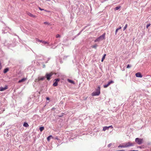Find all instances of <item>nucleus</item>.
<instances>
[{"instance_id":"nucleus-1","label":"nucleus","mask_w":151,"mask_h":151,"mask_svg":"<svg viewBox=\"0 0 151 151\" xmlns=\"http://www.w3.org/2000/svg\"><path fill=\"white\" fill-rule=\"evenodd\" d=\"M100 87L99 86L96 89V91L93 92L92 93V96H96L99 95L100 93Z\"/></svg>"},{"instance_id":"nucleus-2","label":"nucleus","mask_w":151,"mask_h":151,"mask_svg":"<svg viewBox=\"0 0 151 151\" xmlns=\"http://www.w3.org/2000/svg\"><path fill=\"white\" fill-rule=\"evenodd\" d=\"M124 144L125 148L133 146L134 145V143L129 142H126Z\"/></svg>"},{"instance_id":"nucleus-3","label":"nucleus","mask_w":151,"mask_h":151,"mask_svg":"<svg viewBox=\"0 0 151 151\" xmlns=\"http://www.w3.org/2000/svg\"><path fill=\"white\" fill-rule=\"evenodd\" d=\"M135 141L137 144L140 145L143 142V139L137 138L135 139Z\"/></svg>"},{"instance_id":"nucleus-4","label":"nucleus","mask_w":151,"mask_h":151,"mask_svg":"<svg viewBox=\"0 0 151 151\" xmlns=\"http://www.w3.org/2000/svg\"><path fill=\"white\" fill-rule=\"evenodd\" d=\"M52 76V74L51 73L48 74L47 73L45 76V78H46L48 81H49L50 78V77Z\"/></svg>"},{"instance_id":"nucleus-5","label":"nucleus","mask_w":151,"mask_h":151,"mask_svg":"<svg viewBox=\"0 0 151 151\" xmlns=\"http://www.w3.org/2000/svg\"><path fill=\"white\" fill-rule=\"evenodd\" d=\"M60 80V79L57 78L54 80L55 81L53 83V86H57L58 84V82H59Z\"/></svg>"},{"instance_id":"nucleus-6","label":"nucleus","mask_w":151,"mask_h":151,"mask_svg":"<svg viewBox=\"0 0 151 151\" xmlns=\"http://www.w3.org/2000/svg\"><path fill=\"white\" fill-rule=\"evenodd\" d=\"M105 34L104 33L102 34L99 37L100 40H102L104 39L105 37Z\"/></svg>"},{"instance_id":"nucleus-7","label":"nucleus","mask_w":151,"mask_h":151,"mask_svg":"<svg viewBox=\"0 0 151 151\" xmlns=\"http://www.w3.org/2000/svg\"><path fill=\"white\" fill-rule=\"evenodd\" d=\"M136 76L138 78H142V75L140 73H137L135 74Z\"/></svg>"},{"instance_id":"nucleus-8","label":"nucleus","mask_w":151,"mask_h":151,"mask_svg":"<svg viewBox=\"0 0 151 151\" xmlns=\"http://www.w3.org/2000/svg\"><path fill=\"white\" fill-rule=\"evenodd\" d=\"M27 14L28 15H29V16L35 18L36 17V16L35 15H34L32 14L31 13L29 12H27Z\"/></svg>"},{"instance_id":"nucleus-9","label":"nucleus","mask_w":151,"mask_h":151,"mask_svg":"<svg viewBox=\"0 0 151 151\" xmlns=\"http://www.w3.org/2000/svg\"><path fill=\"white\" fill-rule=\"evenodd\" d=\"M45 78V76L39 77L38 78V81H40V80L43 81Z\"/></svg>"},{"instance_id":"nucleus-10","label":"nucleus","mask_w":151,"mask_h":151,"mask_svg":"<svg viewBox=\"0 0 151 151\" xmlns=\"http://www.w3.org/2000/svg\"><path fill=\"white\" fill-rule=\"evenodd\" d=\"M7 87L6 86H5L4 87H0V91H3L7 89Z\"/></svg>"},{"instance_id":"nucleus-11","label":"nucleus","mask_w":151,"mask_h":151,"mask_svg":"<svg viewBox=\"0 0 151 151\" xmlns=\"http://www.w3.org/2000/svg\"><path fill=\"white\" fill-rule=\"evenodd\" d=\"M67 81L69 82L70 83H71L74 84H75L74 82L71 80L68 79Z\"/></svg>"},{"instance_id":"nucleus-12","label":"nucleus","mask_w":151,"mask_h":151,"mask_svg":"<svg viewBox=\"0 0 151 151\" xmlns=\"http://www.w3.org/2000/svg\"><path fill=\"white\" fill-rule=\"evenodd\" d=\"M23 125L24 127H27L29 126V125L26 122H24Z\"/></svg>"},{"instance_id":"nucleus-13","label":"nucleus","mask_w":151,"mask_h":151,"mask_svg":"<svg viewBox=\"0 0 151 151\" xmlns=\"http://www.w3.org/2000/svg\"><path fill=\"white\" fill-rule=\"evenodd\" d=\"M42 43L43 44H47L49 46L51 45V44H49V43L47 41H42Z\"/></svg>"},{"instance_id":"nucleus-14","label":"nucleus","mask_w":151,"mask_h":151,"mask_svg":"<svg viewBox=\"0 0 151 151\" xmlns=\"http://www.w3.org/2000/svg\"><path fill=\"white\" fill-rule=\"evenodd\" d=\"M109 129V127H108L105 126V127H103V131H105L106 130L108 129Z\"/></svg>"},{"instance_id":"nucleus-15","label":"nucleus","mask_w":151,"mask_h":151,"mask_svg":"<svg viewBox=\"0 0 151 151\" xmlns=\"http://www.w3.org/2000/svg\"><path fill=\"white\" fill-rule=\"evenodd\" d=\"M8 70H9V68H5L3 72L4 73H6V72H7Z\"/></svg>"},{"instance_id":"nucleus-16","label":"nucleus","mask_w":151,"mask_h":151,"mask_svg":"<svg viewBox=\"0 0 151 151\" xmlns=\"http://www.w3.org/2000/svg\"><path fill=\"white\" fill-rule=\"evenodd\" d=\"M118 148L121 147V148H125V146H124V144L123 145H119L118 147Z\"/></svg>"},{"instance_id":"nucleus-17","label":"nucleus","mask_w":151,"mask_h":151,"mask_svg":"<svg viewBox=\"0 0 151 151\" xmlns=\"http://www.w3.org/2000/svg\"><path fill=\"white\" fill-rule=\"evenodd\" d=\"M106 54H104L103 56V57L101 59V61L102 62H103V61H104V59H105V57L106 56Z\"/></svg>"},{"instance_id":"nucleus-18","label":"nucleus","mask_w":151,"mask_h":151,"mask_svg":"<svg viewBox=\"0 0 151 151\" xmlns=\"http://www.w3.org/2000/svg\"><path fill=\"white\" fill-rule=\"evenodd\" d=\"M121 27H119V28H117L116 30V31H115V35H116V33L118 31V30L119 29H121Z\"/></svg>"},{"instance_id":"nucleus-19","label":"nucleus","mask_w":151,"mask_h":151,"mask_svg":"<svg viewBox=\"0 0 151 151\" xmlns=\"http://www.w3.org/2000/svg\"><path fill=\"white\" fill-rule=\"evenodd\" d=\"M25 80V78H22L21 80L19 81V82L21 83V82H23V81H24Z\"/></svg>"},{"instance_id":"nucleus-20","label":"nucleus","mask_w":151,"mask_h":151,"mask_svg":"<svg viewBox=\"0 0 151 151\" xmlns=\"http://www.w3.org/2000/svg\"><path fill=\"white\" fill-rule=\"evenodd\" d=\"M44 129V127H40L39 128V129L41 132H42Z\"/></svg>"},{"instance_id":"nucleus-21","label":"nucleus","mask_w":151,"mask_h":151,"mask_svg":"<svg viewBox=\"0 0 151 151\" xmlns=\"http://www.w3.org/2000/svg\"><path fill=\"white\" fill-rule=\"evenodd\" d=\"M121 7L120 6H117L114 8V10L116 11L119 9Z\"/></svg>"},{"instance_id":"nucleus-22","label":"nucleus","mask_w":151,"mask_h":151,"mask_svg":"<svg viewBox=\"0 0 151 151\" xmlns=\"http://www.w3.org/2000/svg\"><path fill=\"white\" fill-rule=\"evenodd\" d=\"M52 137V135H50V136H49L48 137H47V141H49L50 140V138Z\"/></svg>"},{"instance_id":"nucleus-23","label":"nucleus","mask_w":151,"mask_h":151,"mask_svg":"<svg viewBox=\"0 0 151 151\" xmlns=\"http://www.w3.org/2000/svg\"><path fill=\"white\" fill-rule=\"evenodd\" d=\"M36 41H38V42H42V40H40L37 38H36Z\"/></svg>"},{"instance_id":"nucleus-24","label":"nucleus","mask_w":151,"mask_h":151,"mask_svg":"<svg viewBox=\"0 0 151 151\" xmlns=\"http://www.w3.org/2000/svg\"><path fill=\"white\" fill-rule=\"evenodd\" d=\"M127 27V24H126L125 26L123 28V30L124 31Z\"/></svg>"},{"instance_id":"nucleus-25","label":"nucleus","mask_w":151,"mask_h":151,"mask_svg":"<svg viewBox=\"0 0 151 151\" xmlns=\"http://www.w3.org/2000/svg\"><path fill=\"white\" fill-rule=\"evenodd\" d=\"M114 83V81H111L109 82H108V84L109 85L111 83Z\"/></svg>"},{"instance_id":"nucleus-26","label":"nucleus","mask_w":151,"mask_h":151,"mask_svg":"<svg viewBox=\"0 0 151 151\" xmlns=\"http://www.w3.org/2000/svg\"><path fill=\"white\" fill-rule=\"evenodd\" d=\"M109 85L108 83L107 84L104 85V88H106Z\"/></svg>"},{"instance_id":"nucleus-27","label":"nucleus","mask_w":151,"mask_h":151,"mask_svg":"<svg viewBox=\"0 0 151 151\" xmlns=\"http://www.w3.org/2000/svg\"><path fill=\"white\" fill-rule=\"evenodd\" d=\"M100 41V39L99 38V37L97 38L95 40V42H96L98 41Z\"/></svg>"},{"instance_id":"nucleus-28","label":"nucleus","mask_w":151,"mask_h":151,"mask_svg":"<svg viewBox=\"0 0 151 151\" xmlns=\"http://www.w3.org/2000/svg\"><path fill=\"white\" fill-rule=\"evenodd\" d=\"M97 46L96 45H94L92 46V47L93 48H94L95 49H96V47Z\"/></svg>"},{"instance_id":"nucleus-29","label":"nucleus","mask_w":151,"mask_h":151,"mask_svg":"<svg viewBox=\"0 0 151 151\" xmlns=\"http://www.w3.org/2000/svg\"><path fill=\"white\" fill-rule=\"evenodd\" d=\"M64 114L63 113H62L61 114L59 115L58 116L60 117H62L63 116Z\"/></svg>"},{"instance_id":"nucleus-30","label":"nucleus","mask_w":151,"mask_h":151,"mask_svg":"<svg viewBox=\"0 0 151 151\" xmlns=\"http://www.w3.org/2000/svg\"><path fill=\"white\" fill-rule=\"evenodd\" d=\"M56 37L57 38L60 37V36L59 34H57L56 36Z\"/></svg>"},{"instance_id":"nucleus-31","label":"nucleus","mask_w":151,"mask_h":151,"mask_svg":"<svg viewBox=\"0 0 151 151\" xmlns=\"http://www.w3.org/2000/svg\"><path fill=\"white\" fill-rule=\"evenodd\" d=\"M131 67V65L129 64H128L127 65V68H129Z\"/></svg>"},{"instance_id":"nucleus-32","label":"nucleus","mask_w":151,"mask_h":151,"mask_svg":"<svg viewBox=\"0 0 151 151\" xmlns=\"http://www.w3.org/2000/svg\"><path fill=\"white\" fill-rule=\"evenodd\" d=\"M150 24H148L147 25V26H146V28H147L148 27L150 26Z\"/></svg>"},{"instance_id":"nucleus-33","label":"nucleus","mask_w":151,"mask_h":151,"mask_svg":"<svg viewBox=\"0 0 151 151\" xmlns=\"http://www.w3.org/2000/svg\"><path fill=\"white\" fill-rule=\"evenodd\" d=\"M44 24H48V25H49L50 24L48 22H44Z\"/></svg>"},{"instance_id":"nucleus-34","label":"nucleus","mask_w":151,"mask_h":151,"mask_svg":"<svg viewBox=\"0 0 151 151\" xmlns=\"http://www.w3.org/2000/svg\"><path fill=\"white\" fill-rule=\"evenodd\" d=\"M111 143L109 144L108 145V147H110L111 146Z\"/></svg>"},{"instance_id":"nucleus-35","label":"nucleus","mask_w":151,"mask_h":151,"mask_svg":"<svg viewBox=\"0 0 151 151\" xmlns=\"http://www.w3.org/2000/svg\"><path fill=\"white\" fill-rule=\"evenodd\" d=\"M39 9L41 10V11H43V10H44V9H41V8H40V7H39Z\"/></svg>"},{"instance_id":"nucleus-36","label":"nucleus","mask_w":151,"mask_h":151,"mask_svg":"<svg viewBox=\"0 0 151 151\" xmlns=\"http://www.w3.org/2000/svg\"><path fill=\"white\" fill-rule=\"evenodd\" d=\"M5 124V122H3L2 124H1V126H2L4 125Z\"/></svg>"},{"instance_id":"nucleus-37","label":"nucleus","mask_w":151,"mask_h":151,"mask_svg":"<svg viewBox=\"0 0 151 151\" xmlns=\"http://www.w3.org/2000/svg\"><path fill=\"white\" fill-rule=\"evenodd\" d=\"M2 66H1V62L0 61V70L2 68Z\"/></svg>"},{"instance_id":"nucleus-38","label":"nucleus","mask_w":151,"mask_h":151,"mask_svg":"<svg viewBox=\"0 0 151 151\" xmlns=\"http://www.w3.org/2000/svg\"><path fill=\"white\" fill-rule=\"evenodd\" d=\"M81 32H80L77 35H76V36H78V35H80V34H81Z\"/></svg>"},{"instance_id":"nucleus-39","label":"nucleus","mask_w":151,"mask_h":151,"mask_svg":"<svg viewBox=\"0 0 151 151\" xmlns=\"http://www.w3.org/2000/svg\"><path fill=\"white\" fill-rule=\"evenodd\" d=\"M39 81H38V79H35V82H38Z\"/></svg>"},{"instance_id":"nucleus-40","label":"nucleus","mask_w":151,"mask_h":151,"mask_svg":"<svg viewBox=\"0 0 151 151\" xmlns=\"http://www.w3.org/2000/svg\"><path fill=\"white\" fill-rule=\"evenodd\" d=\"M46 99L47 100H50V98L48 97H47L46 98Z\"/></svg>"},{"instance_id":"nucleus-41","label":"nucleus","mask_w":151,"mask_h":151,"mask_svg":"<svg viewBox=\"0 0 151 151\" xmlns=\"http://www.w3.org/2000/svg\"><path fill=\"white\" fill-rule=\"evenodd\" d=\"M108 127H109V128H113V127L112 126V125L109 126Z\"/></svg>"},{"instance_id":"nucleus-42","label":"nucleus","mask_w":151,"mask_h":151,"mask_svg":"<svg viewBox=\"0 0 151 151\" xmlns=\"http://www.w3.org/2000/svg\"><path fill=\"white\" fill-rule=\"evenodd\" d=\"M45 11L47 12H49V11H48V10H44Z\"/></svg>"},{"instance_id":"nucleus-43","label":"nucleus","mask_w":151,"mask_h":151,"mask_svg":"<svg viewBox=\"0 0 151 151\" xmlns=\"http://www.w3.org/2000/svg\"><path fill=\"white\" fill-rule=\"evenodd\" d=\"M124 151V150H117V151Z\"/></svg>"},{"instance_id":"nucleus-44","label":"nucleus","mask_w":151,"mask_h":151,"mask_svg":"<svg viewBox=\"0 0 151 151\" xmlns=\"http://www.w3.org/2000/svg\"><path fill=\"white\" fill-rule=\"evenodd\" d=\"M85 28H84L83 29H82L81 31V32L83 31V30H84V29H85Z\"/></svg>"},{"instance_id":"nucleus-45","label":"nucleus","mask_w":151,"mask_h":151,"mask_svg":"<svg viewBox=\"0 0 151 151\" xmlns=\"http://www.w3.org/2000/svg\"><path fill=\"white\" fill-rule=\"evenodd\" d=\"M55 139H57V140H58V138L57 137H55Z\"/></svg>"},{"instance_id":"nucleus-46","label":"nucleus","mask_w":151,"mask_h":151,"mask_svg":"<svg viewBox=\"0 0 151 151\" xmlns=\"http://www.w3.org/2000/svg\"><path fill=\"white\" fill-rule=\"evenodd\" d=\"M50 58H48V60L47 61L49 60H50Z\"/></svg>"},{"instance_id":"nucleus-47","label":"nucleus","mask_w":151,"mask_h":151,"mask_svg":"<svg viewBox=\"0 0 151 151\" xmlns=\"http://www.w3.org/2000/svg\"><path fill=\"white\" fill-rule=\"evenodd\" d=\"M45 65L44 64L43 65V67L45 68Z\"/></svg>"},{"instance_id":"nucleus-48","label":"nucleus","mask_w":151,"mask_h":151,"mask_svg":"<svg viewBox=\"0 0 151 151\" xmlns=\"http://www.w3.org/2000/svg\"><path fill=\"white\" fill-rule=\"evenodd\" d=\"M46 63H47V61H46L45 62Z\"/></svg>"}]
</instances>
